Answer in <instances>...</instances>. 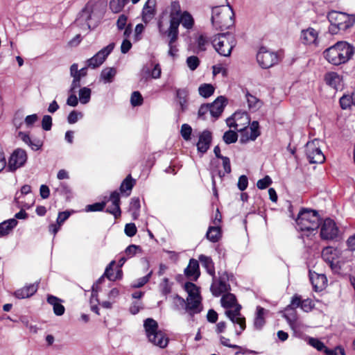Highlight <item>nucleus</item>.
I'll return each instance as SVG.
<instances>
[{
	"mask_svg": "<svg viewBox=\"0 0 355 355\" xmlns=\"http://www.w3.org/2000/svg\"><path fill=\"white\" fill-rule=\"evenodd\" d=\"M355 52L354 46L346 41H338L323 52L324 58L334 65H340L350 60Z\"/></svg>",
	"mask_w": 355,
	"mask_h": 355,
	"instance_id": "obj_1",
	"label": "nucleus"
},
{
	"mask_svg": "<svg viewBox=\"0 0 355 355\" xmlns=\"http://www.w3.org/2000/svg\"><path fill=\"white\" fill-rule=\"evenodd\" d=\"M225 1L227 8L223 5L211 8V24L214 27L220 31L229 29L234 24V13L232 7L229 4L227 0Z\"/></svg>",
	"mask_w": 355,
	"mask_h": 355,
	"instance_id": "obj_2",
	"label": "nucleus"
},
{
	"mask_svg": "<svg viewBox=\"0 0 355 355\" xmlns=\"http://www.w3.org/2000/svg\"><path fill=\"white\" fill-rule=\"evenodd\" d=\"M295 222L296 228L298 231L312 233L319 228L321 224V218L316 210L302 208L295 218Z\"/></svg>",
	"mask_w": 355,
	"mask_h": 355,
	"instance_id": "obj_3",
	"label": "nucleus"
},
{
	"mask_svg": "<svg viewBox=\"0 0 355 355\" xmlns=\"http://www.w3.org/2000/svg\"><path fill=\"white\" fill-rule=\"evenodd\" d=\"M144 327L150 343L161 348L167 346L168 338L162 331L158 330V323L156 320L151 318H146L144 321Z\"/></svg>",
	"mask_w": 355,
	"mask_h": 355,
	"instance_id": "obj_4",
	"label": "nucleus"
},
{
	"mask_svg": "<svg viewBox=\"0 0 355 355\" xmlns=\"http://www.w3.org/2000/svg\"><path fill=\"white\" fill-rule=\"evenodd\" d=\"M211 43L216 51L220 55L228 57L230 55L236 42L233 34L226 32L216 35Z\"/></svg>",
	"mask_w": 355,
	"mask_h": 355,
	"instance_id": "obj_5",
	"label": "nucleus"
},
{
	"mask_svg": "<svg viewBox=\"0 0 355 355\" xmlns=\"http://www.w3.org/2000/svg\"><path fill=\"white\" fill-rule=\"evenodd\" d=\"M327 18L330 24L338 26V29H341L342 31H346L355 24L354 15H349L343 12L332 10L328 13Z\"/></svg>",
	"mask_w": 355,
	"mask_h": 355,
	"instance_id": "obj_6",
	"label": "nucleus"
},
{
	"mask_svg": "<svg viewBox=\"0 0 355 355\" xmlns=\"http://www.w3.org/2000/svg\"><path fill=\"white\" fill-rule=\"evenodd\" d=\"M257 60L262 69H269L278 63L279 56L277 53L261 46L257 54Z\"/></svg>",
	"mask_w": 355,
	"mask_h": 355,
	"instance_id": "obj_7",
	"label": "nucleus"
},
{
	"mask_svg": "<svg viewBox=\"0 0 355 355\" xmlns=\"http://www.w3.org/2000/svg\"><path fill=\"white\" fill-rule=\"evenodd\" d=\"M306 155L311 164H322L325 157L320 147V140L314 139L307 142L306 145Z\"/></svg>",
	"mask_w": 355,
	"mask_h": 355,
	"instance_id": "obj_8",
	"label": "nucleus"
},
{
	"mask_svg": "<svg viewBox=\"0 0 355 355\" xmlns=\"http://www.w3.org/2000/svg\"><path fill=\"white\" fill-rule=\"evenodd\" d=\"M226 123L230 128H234L239 132L245 130L250 123V118L246 112H236L227 119Z\"/></svg>",
	"mask_w": 355,
	"mask_h": 355,
	"instance_id": "obj_9",
	"label": "nucleus"
},
{
	"mask_svg": "<svg viewBox=\"0 0 355 355\" xmlns=\"http://www.w3.org/2000/svg\"><path fill=\"white\" fill-rule=\"evenodd\" d=\"M235 305L234 310H227L225 313L233 324L239 325V329L235 328L236 335L239 336L245 329L246 324L245 318L241 313V306L236 303Z\"/></svg>",
	"mask_w": 355,
	"mask_h": 355,
	"instance_id": "obj_10",
	"label": "nucleus"
},
{
	"mask_svg": "<svg viewBox=\"0 0 355 355\" xmlns=\"http://www.w3.org/2000/svg\"><path fill=\"white\" fill-rule=\"evenodd\" d=\"M27 161V154L25 150L17 148L11 154L8 163V170L10 172L15 171L22 167Z\"/></svg>",
	"mask_w": 355,
	"mask_h": 355,
	"instance_id": "obj_11",
	"label": "nucleus"
},
{
	"mask_svg": "<svg viewBox=\"0 0 355 355\" xmlns=\"http://www.w3.org/2000/svg\"><path fill=\"white\" fill-rule=\"evenodd\" d=\"M320 225V236L322 239L334 240L338 237L339 229L334 220L327 218Z\"/></svg>",
	"mask_w": 355,
	"mask_h": 355,
	"instance_id": "obj_12",
	"label": "nucleus"
},
{
	"mask_svg": "<svg viewBox=\"0 0 355 355\" xmlns=\"http://www.w3.org/2000/svg\"><path fill=\"white\" fill-rule=\"evenodd\" d=\"M114 44L111 43L107 46L103 48L98 53H96L93 57L87 60V64L88 67L95 69L101 65L105 60L106 58L113 51Z\"/></svg>",
	"mask_w": 355,
	"mask_h": 355,
	"instance_id": "obj_13",
	"label": "nucleus"
},
{
	"mask_svg": "<svg viewBox=\"0 0 355 355\" xmlns=\"http://www.w3.org/2000/svg\"><path fill=\"white\" fill-rule=\"evenodd\" d=\"M212 141V134L208 130H203L200 135L198 141L196 144L199 153L205 154L209 150Z\"/></svg>",
	"mask_w": 355,
	"mask_h": 355,
	"instance_id": "obj_14",
	"label": "nucleus"
},
{
	"mask_svg": "<svg viewBox=\"0 0 355 355\" xmlns=\"http://www.w3.org/2000/svg\"><path fill=\"white\" fill-rule=\"evenodd\" d=\"M227 103V99L225 96H220L217 97L214 102L209 103L210 114L215 119L219 118L223 113Z\"/></svg>",
	"mask_w": 355,
	"mask_h": 355,
	"instance_id": "obj_15",
	"label": "nucleus"
},
{
	"mask_svg": "<svg viewBox=\"0 0 355 355\" xmlns=\"http://www.w3.org/2000/svg\"><path fill=\"white\" fill-rule=\"evenodd\" d=\"M309 279L315 292L322 291L327 285V279L324 274H318L310 270Z\"/></svg>",
	"mask_w": 355,
	"mask_h": 355,
	"instance_id": "obj_16",
	"label": "nucleus"
},
{
	"mask_svg": "<svg viewBox=\"0 0 355 355\" xmlns=\"http://www.w3.org/2000/svg\"><path fill=\"white\" fill-rule=\"evenodd\" d=\"M184 309L191 317H193L195 314L200 313L202 310L201 297L187 298Z\"/></svg>",
	"mask_w": 355,
	"mask_h": 355,
	"instance_id": "obj_17",
	"label": "nucleus"
},
{
	"mask_svg": "<svg viewBox=\"0 0 355 355\" xmlns=\"http://www.w3.org/2000/svg\"><path fill=\"white\" fill-rule=\"evenodd\" d=\"M187 277L196 281L200 275L199 263L195 259H191L187 267L184 269Z\"/></svg>",
	"mask_w": 355,
	"mask_h": 355,
	"instance_id": "obj_18",
	"label": "nucleus"
},
{
	"mask_svg": "<svg viewBox=\"0 0 355 355\" xmlns=\"http://www.w3.org/2000/svg\"><path fill=\"white\" fill-rule=\"evenodd\" d=\"M318 33L313 28H308L301 32V40L304 44H318Z\"/></svg>",
	"mask_w": 355,
	"mask_h": 355,
	"instance_id": "obj_19",
	"label": "nucleus"
},
{
	"mask_svg": "<svg viewBox=\"0 0 355 355\" xmlns=\"http://www.w3.org/2000/svg\"><path fill=\"white\" fill-rule=\"evenodd\" d=\"M110 200L112 201V205L114 206V209H110V207H107L105 210L107 213L112 214L115 218L121 216V211L120 208V196L119 193L114 191L111 193L110 196Z\"/></svg>",
	"mask_w": 355,
	"mask_h": 355,
	"instance_id": "obj_20",
	"label": "nucleus"
},
{
	"mask_svg": "<svg viewBox=\"0 0 355 355\" xmlns=\"http://www.w3.org/2000/svg\"><path fill=\"white\" fill-rule=\"evenodd\" d=\"M38 289V284H31L28 286L17 290L15 292V296L18 299L28 298L33 295Z\"/></svg>",
	"mask_w": 355,
	"mask_h": 355,
	"instance_id": "obj_21",
	"label": "nucleus"
},
{
	"mask_svg": "<svg viewBox=\"0 0 355 355\" xmlns=\"http://www.w3.org/2000/svg\"><path fill=\"white\" fill-rule=\"evenodd\" d=\"M155 0H148L142 10V20L147 23L150 21L155 15Z\"/></svg>",
	"mask_w": 355,
	"mask_h": 355,
	"instance_id": "obj_22",
	"label": "nucleus"
},
{
	"mask_svg": "<svg viewBox=\"0 0 355 355\" xmlns=\"http://www.w3.org/2000/svg\"><path fill=\"white\" fill-rule=\"evenodd\" d=\"M340 105L343 110L350 109L355 112V90L351 95H343L340 98Z\"/></svg>",
	"mask_w": 355,
	"mask_h": 355,
	"instance_id": "obj_23",
	"label": "nucleus"
},
{
	"mask_svg": "<svg viewBox=\"0 0 355 355\" xmlns=\"http://www.w3.org/2000/svg\"><path fill=\"white\" fill-rule=\"evenodd\" d=\"M18 221L15 218H10L0 223V237L8 235L17 226Z\"/></svg>",
	"mask_w": 355,
	"mask_h": 355,
	"instance_id": "obj_24",
	"label": "nucleus"
},
{
	"mask_svg": "<svg viewBox=\"0 0 355 355\" xmlns=\"http://www.w3.org/2000/svg\"><path fill=\"white\" fill-rule=\"evenodd\" d=\"M224 277H219L218 286H215L214 284H211L210 290L213 295L216 297L220 296L223 293L227 292L230 290V285L224 281Z\"/></svg>",
	"mask_w": 355,
	"mask_h": 355,
	"instance_id": "obj_25",
	"label": "nucleus"
},
{
	"mask_svg": "<svg viewBox=\"0 0 355 355\" xmlns=\"http://www.w3.org/2000/svg\"><path fill=\"white\" fill-rule=\"evenodd\" d=\"M202 266L206 269L208 274L215 278V268L214 263L211 257L200 254L198 257Z\"/></svg>",
	"mask_w": 355,
	"mask_h": 355,
	"instance_id": "obj_26",
	"label": "nucleus"
},
{
	"mask_svg": "<svg viewBox=\"0 0 355 355\" xmlns=\"http://www.w3.org/2000/svg\"><path fill=\"white\" fill-rule=\"evenodd\" d=\"M265 309L258 306L257 307L256 315L254 320V327L257 330H261L266 324L264 318Z\"/></svg>",
	"mask_w": 355,
	"mask_h": 355,
	"instance_id": "obj_27",
	"label": "nucleus"
},
{
	"mask_svg": "<svg viewBox=\"0 0 355 355\" xmlns=\"http://www.w3.org/2000/svg\"><path fill=\"white\" fill-rule=\"evenodd\" d=\"M116 74V70L114 67H107L102 70L100 78L104 83H110L113 82Z\"/></svg>",
	"mask_w": 355,
	"mask_h": 355,
	"instance_id": "obj_28",
	"label": "nucleus"
},
{
	"mask_svg": "<svg viewBox=\"0 0 355 355\" xmlns=\"http://www.w3.org/2000/svg\"><path fill=\"white\" fill-rule=\"evenodd\" d=\"M176 98L179 100V104L181 111L183 112L187 109V97L188 96V90L186 88L176 89Z\"/></svg>",
	"mask_w": 355,
	"mask_h": 355,
	"instance_id": "obj_29",
	"label": "nucleus"
},
{
	"mask_svg": "<svg viewBox=\"0 0 355 355\" xmlns=\"http://www.w3.org/2000/svg\"><path fill=\"white\" fill-rule=\"evenodd\" d=\"M206 236L207 239L213 243L218 241L221 236L220 226H210L207 232Z\"/></svg>",
	"mask_w": 355,
	"mask_h": 355,
	"instance_id": "obj_30",
	"label": "nucleus"
},
{
	"mask_svg": "<svg viewBox=\"0 0 355 355\" xmlns=\"http://www.w3.org/2000/svg\"><path fill=\"white\" fill-rule=\"evenodd\" d=\"M284 317L286 320L290 327L294 329L295 328V323L297 320V312L295 309H291V307L286 308V313Z\"/></svg>",
	"mask_w": 355,
	"mask_h": 355,
	"instance_id": "obj_31",
	"label": "nucleus"
},
{
	"mask_svg": "<svg viewBox=\"0 0 355 355\" xmlns=\"http://www.w3.org/2000/svg\"><path fill=\"white\" fill-rule=\"evenodd\" d=\"M210 40L208 37L203 34L200 35L196 38L197 47L194 50V53H199L200 52L205 51L207 50V46L209 45Z\"/></svg>",
	"mask_w": 355,
	"mask_h": 355,
	"instance_id": "obj_32",
	"label": "nucleus"
},
{
	"mask_svg": "<svg viewBox=\"0 0 355 355\" xmlns=\"http://www.w3.org/2000/svg\"><path fill=\"white\" fill-rule=\"evenodd\" d=\"M220 302L223 307L225 309H230L236 304V298L234 294L227 293L222 296Z\"/></svg>",
	"mask_w": 355,
	"mask_h": 355,
	"instance_id": "obj_33",
	"label": "nucleus"
},
{
	"mask_svg": "<svg viewBox=\"0 0 355 355\" xmlns=\"http://www.w3.org/2000/svg\"><path fill=\"white\" fill-rule=\"evenodd\" d=\"M215 91L214 87L211 84L203 83L198 87V93L200 96L205 98L210 97Z\"/></svg>",
	"mask_w": 355,
	"mask_h": 355,
	"instance_id": "obj_34",
	"label": "nucleus"
},
{
	"mask_svg": "<svg viewBox=\"0 0 355 355\" xmlns=\"http://www.w3.org/2000/svg\"><path fill=\"white\" fill-rule=\"evenodd\" d=\"M181 24L187 29H191L194 25V19L188 11H184L180 15Z\"/></svg>",
	"mask_w": 355,
	"mask_h": 355,
	"instance_id": "obj_35",
	"label": "nucleus"
},
{
	"mask_svg": "<svg viewBox=\"0 0 355 355\" xmlns=\"http://www.w3.org/2000/svg\"><path fill=\"white\" fill-rule=\"evenodd\" d=\"M135 184V180H134L131 175L129 174L121 182L119 190L121 193L126 191H131Z\"/></svg>",
	"mask_w": 355,
	"mask_h": 355,
	"instance_id": "obj_36",
	"label": "nucleus"
},
{
	"mask_svg": "<svg viewBox=\"0 0 355 355\" xmlns=\"http://www.w3.org/2000/svg\"><path fill=\"white\" fill-rule=\"evenodd\" d=\"M184 290L188 293V298L200 297L198 288L195 284L192 282H186L184 284Z\"/></svg>",
	"mask_w": 355,
	"mask_h": 355,
	"instance_id": "obj_37",
	"label": "nucleus"
},
{
	"mask_svg": "<svg viewBox=\"0 0 355 355\" xmlns=\"http://www.w3.org/2000/svg\"><path fill=\"white\" fill-rule=\"evenodd\" d=\"M129 2V0H112L110 2V8L114 13L121 12L125 6Z\"/></svg>",
	"mask_w": 355,
	"mask_h": 355,
	"instance_id": "obj_38",
	"label": "nucleus"
},
{
	"mask_svg": "<svg viewBox=\"0 0 355 355\" xmlns=\"http://www.w3.org/2000/svg\"><path fill=\"white\" fill-rule=\"evenodd\" d=\"M92 91L89 88L84 87L79 90V101L82 104H87L91 98Z\"/></svg>",
	"mask_w": 355,
	"mask_h": 355,
	"instance_id": "obj_39",
	"label": "nucleus"
},
{
	"mask_svg": "<svg viewBox=\"0 0 355 355\" xmlns=\"http://www.w3.org/2000/svg\"><path fill=\"white\" fill-rule=\"evenodd\" d=\"M324 80L329 86L336 87L340 81L339 76L335 72H329L326 73Z\"/></svg>",
	"mask_w": 355,
	"mask_h": 355,
	"instance_id": "obj_40",
	"label": "nucleus"
},
{
	"mask_svg": "<svg viewBox=\"0 0 355 355\" xmlns=\"http://www.w3.org/2000/svg\"><path fill=\"white\" fill-rule=\"evenodd\" d=\"M223 139L227 144H234L238 139V135L233 130H227L224 133Z\"/></svg>",
	"mask_w": 355,
	"mask_h": 355,
	"instance_id": "obj_41",
	"label": "nucleus"
},
{
	"mask_svg": "<svg viewBox=\"0 0 355 355\" xmlns=\"http://www.w3.org/2000/svg\"><path fill=\"white\" fill-rule=\"evenodd\" d=\"M180 24H181L180 15L170 14V26L167 31H179Z\"/></svg>",
	"mask_w": 355,
	"mask_h": 355,
	"instance_id": "obj_42",
	"label": "nucleus"
},
{
	"mask_svg": "<svg viewBox=\"0 0 355 355\" xmlns=\"http://www.w3.org/2000/svg\"><path fill=\"white\" fill-rule=\"evenodd\" d=\"M171 285L172 283H170L167 277H164L162 279V282L159 284V289L163 295L166 296L171 293Z\"/></svg>",
	"mask_w": 355,
	"mask_h": 355,
	"instance_id": "obj_43",
	"label": "nucleus"
},
{
	"mask_svg": "<svg viewBox=\"0 0 355 355\" xmlns=\"http://www.w3.org/2000/svg\"><path fill=\"white\" fill-rule=\"evenodd\" d=\"M92 13V8H89V6L87 5L82 9L80 12L78 14V17L77 20L81 19L82 21L87 22L91 19Z\"/></svg>",
	"mask_w": 355,
	"mask_h": 355,
	"instance_id": "obj_44",
	"label": "nucleus"
},
{
	"mask_svg": "<svg viewBox=\"0 0 355 355\" xmlns=\"http://www.w3.org/2000/svg\"><path fill=\"white\" fill-rule=\"evenodd\" d=\"M223 161V167L224 168L225 172L222 173L220 171H218L217 172L218 175L222 178L225 176V173L229 174L231 173V164H230V159L227 157H224L222 159Z\"/></svg>",
	"mask_w": 355,
	"mask_h": 355,
	"instance_id": "obj_45",
	"label": "nucleus"
},
{
	"mask_svg": "<svg viewBox=\"0 0 355 355\" xmlns=\"http://www.w3.org/2000/svg\"><path fill=\"white\" fill-rule=\"evenodd\" d=\"M144 99L139 92H133L131 94L130 103L133 107L141 105Z\"/></svg>",
	"mask_w": 355,
	"mask_h": 355,
	"instance_id": "obj_46",
	"label": "nucleus"
},
{
	"mask_svg": "<svg viewBox=\"0 0 355 355\" xmlns=\"http://www.w3.org/2000/svg\"><path fill=\"white\" fill-rule=\"evenodd\" d=\"M55 191L60 195L66 196L68 198L71 194V190L69 185L64 182H60L58 187L55 189Z\"/></svg>",
	"mask_w": 355,
	"mask_h": 355,
	"instance_id": "obj_47",
	"label": "nucleus"
},
{
	"mask_svg": "<svg viewBox=\"0 0 355 355\" xmlns=\"http://www.w3.org/2000/svg\"><path fill=\"white\" fill-rule=\"evenodd\" d=\"M259 125L258 121H254L252 122V123L250 125V130H251L250 135V140L254 141L260 135V132L259 130Z\"/></svg>",
	"mask_w": 355,
	"mask_h": 355,
	"instance_id": "obj_48",
	"label": "nucleus"
},
{
	"mask_svg": "<svg viewBox=\"0 0 355 355\" xmlns=\"http://www.w3.org/2000/svg\"><path fill=\"white\" fill-rule=\"evenodd\" d=\"M187 64L191 71H194L198 67L200 60L197 56H189L187 58Z\"/></svg>",
	"mask_w": 355,
	"mask_h": 355,
	"instance_id": "obj_49",
	"label": "nucleus"
},
{
	"mask_svg": "<svg viewBox=\"0 0 355 355\" xmlns=\"http://www.w3.org/2000/svg\"><path fill=\"white\" fill-rule=\"evenodd\" d=\"M106 205V201H102L101 202H95L92 205H88L86 207L87 211H103Z\"/></svg>",
	"mask_w": 355,
	"mask_h": 355,
	"instance_id": "obj_50",
	"label": "nucleus"
},
{
	"mask_svg": "<svg viewBox=\"0 0 355 355\" xmlns=\"http://www.w3.org/2000/svg\"><path fill=\"white\" fill-rule=\"evenodd\" d=\"M153 274V271H150L149 273H148L146 276L142 277L137 280V282L132 285V288H141L143 286H144L146 284H147Z\"/></svg>",
	"mask_w": 355,
	"mask_h": 355,
	"instance_id": "obj_51",
	"label": "nucleus"
},
{
	"mask_svg": "<svg viewBox=\"0 0 355 355\" xmlns=\"http://www.w3.org/2000/svg\"><path fill=\"white\" fill-rule=\"evenodd\" d=\"M191 132L192 128L189 124L184 123L182 125L180 133L184 140L188 141L191 139Z\"/></svg>",
	"mask_w": 355,
	"mask_h": 355,
	"instance_id": "obj_52",
	"label": "nucleus"
},
{
	"mask_svg": "<svg viewBox=\"0 0 355 355\" xmlns=\"http://www.w3.org/2000/svg\"><path fill=\"white\" fill-rule=\"evenodd\" d=\"M141 252V248L139 245H136L134 244L128 245L125 250V254L128 258L134 257L137 252Z\"/></svg>",
	"mask_w": 355,
	"mask_h": 355,
	"instance_id": "obj_53",
	"label": "nucleus"
},
{
	"mask_svg": "<svg viewBox=\"0 0 355 355\" xmlns=\"http://www.w3.org/2000/svg\"><path fill=\"white\" fill-rule=\"evenodd\" d=\"M140 200L139 198H132L130 202V209L134 210L133 215L134 218H136L139 215V211L140 209Z\"/></svg>",
	"mask_w": 355,
	"mask_h": 355,
	"instance_id": "obj_54",
	"label": "nucleus"
},
{
	"mask_svg": "<svg viewBox=\"0 0 355 355\" xmlns=\"http://www.w3.org/2000/svg\"><path fill=\"white\" fill-rule=\"evenodd\" d=\"M83 116V114L82 112L73 110L67 116V121L70 124H73L78 121L79 118H82Z\"/></svg>",
	"mask_w": 355,
	"mask_h": 355,
	"instance_id": "obj_55",
	"label": "nucleus"
},
{
	"mask_svg": "<svg viewBox=\"0 0 355 355\" xmlns=\"http://www.w3.org/2000/svg\"><path fill=\"white\" fill-rule=\"evenodd\" d=\"M272 181L270 176L266 175L263 178L259 180L257 182V186L259 189H265L268 187Z\"/></svg>",
	"mask_w": 355,
	"mask_h": 355,
	"instance_id": "obj_56",
	"label": "nucleus"
},
{
	"mask_svg": "<svg viewBox=\"0 0 355 355\" xmlns=\"http://www.w3.org/2000/svg\"><path fill=\"white\" fill-rule=\"evenodd\" d=\"M309 344L320 352H322L325 348L324 344L318 338H309Z\"/></svg>",
	"mask_w": 355,
	"mask_h": 355,
	"instance_id": "obj_57",
	"label": "nucleus"
},
{
	"mask_svg": "<svg viewBox=\"0 0 355 355\" xmlns=\"http://www.w3.org/2000/svg\"><path fill=\"white\" fill-rule=\"evenodd\" d=\"M124 232L128 236L132 237L137 234V229L135 223H130L125 225Z\"/></svg>",
	"mask_w": 355,
	"mask_h": 355,
	"instance_id": "obj_58",
	"label": "nucleus"
},
{
	"mask_svg": "<svg viewBox=\"0 0 355 355\" xmlns=\"http://www.w3.org/2000/svg\"><path fill=\"white\" fill-rule=\"evenodd\" d=\"M322 352L327 355H345V349L341 347H337L335 349H330L325 346Z\"/></svg>",
	"mask_w": 355,
	"mask_h": 355,
	"instance_id": "obj_59",
	"label": "nucleus"
},
{
	"mask_svg": "<svg viewBox=\"0 0 355 355\" xmlns=\"http://www.w3.org/2000/svg\"><path fill=\"white\" fill-rule=\"evenodd\" d=\"M52 127V118L50 115H44L42 121V128L45 131H49Z\"/></svg>",
	"mask_w": 355,
	"mask_h": 355,
	"instance_id": "obj_60",
	"label": "nucleus"
},
{
	"mask_svg": "<svg viewBox=\"0 0 355 355\" xmlns=\"http://www.w3.org/2000/svg\"><path fill=\"white\" fill-rule=\"evenodd\" d=\"M127 21H128V17L124 15H120L117 21H116V26L118 30L122 31L125 28V27L127 26Z\"/></svg>",
	"mask_w": 355,
	"mask_h": 355,
	"instance_id": "obj_61",
	"label": "nucleus"
},
{
	"mask_svg": "<svg viewBox=\"0 0 355 355\" xmlns=\"http://www.w3.org/2000/svg\"><path fill=\"white\" fill-rule=\"evenodd\" d=\"M248 185V180L246 175H242L239 177V181L237 183V187L241 191L245 190Z\"/></svg>",
	"mask_w": 355,
	"mask_h": 355,
	"instance_id": "obj_62",
	"label": "nucleus"
},
{
	"mask_svg": "<svg viewBox=\"0 0 355 355\" xmlns=\"http://www.w3.org/2000/svg\"><path fill=\"white\" fill-rule=\"evenodd\" d=\"M247 101L250 108H257L259 103V99L254 96L251 95L249 92L246 94Z\"/></svg>",
	"mask_w": 355,
	"mask_h": 355,
	"instance_id": "obj_63",
	"label": "nucleus"
},
{
	"mask_svg": "<svg viewBox=\"0 0 355 355\" xmlns=\"http://www.w3.org/2000/svg\"><path fill=\"white\" fill-rule=\"evenodd\" d=\"M313 306H314V304H313L311 300L308 298V299L302 300L300 307L304 311L309 312L313 309Z\"/></svg>",
	"mask_w": 355,
	"mask_h": 355,
	"instance_id": "obj_64",
	"label": "nucleus"
}]
</instances>
